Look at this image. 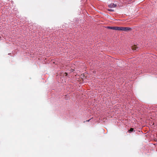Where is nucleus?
<instances>
[{
	"mask_svg": "<svg viewBox=\"0 0 157 157\" xmlns=\"http://www.w3.org/2000/svg\"><path fill=\"white\" fill-rule=\"evenodd\" d=\"M117 6V5L116 4H115L113 3H111L109 4L108 5L109 7V8H114L115 7Z\"/></svg>",
	"mask_w": 157,
	"mask_h": 157,
	"instance_id": "f257e3e1",
	"label": "nucleus"
},
{
	"mask_svg": "<svg viewBox=\"0 0 157 157\" xmlns=\"http://www.w3.org/2000/svg\"><path fill=\"white\" fill-rule=\"evenodd\" d=\"M131 29L129 27H124V31H128L131 30Z\"/></svg>",
	"mask_w": 157,
	"mask_h": 157,
	"instance_id": "f03ea898",
	"label": "nucleus"
},
{
	"mask_svg": "<svg viewBox=\"0 0 157 157\" xmlns=\"http://www.w3.org/2000/svg\"><path fill=\"white\" fill-rule=\"evenodd\" d=\"M137 48H138L136 45L133 46L132 47V49L133 50H136Z\"/></svg>",
	"mask_w": 157,
	"mask_h": 157,
	"instance_id": "7ed1b4c3",
	"label": "nucleus"
},
{
	"mask_svg": "<svg viewBox=\"0 0 157 157\" xmlns=\"http://www.w3.org/2000/svg\"><path fill=\"white\" fill-rule=\"evenodd\" d=\"M133 131H134V129L132 128H131L128 130V132L129 133H131V132H132Z\"/></svg>",
	"mask_w": 157,
	"mask_h": 157,
	"instance_id": "20e7f679",
	"label": "nucleus"
},
{
	"mask_svg": "<svg viewBox=\"0 0 157 157\" xmlns=\"http://www.w3.org/2000/svg\"><path fill=\"white\" fill-rule=\"evenodd\" d=\"M120 27H115V30H120Z\"/></svg>",
	"mask_w": 157,
	"mask_h": 157,
	"instance_id": "39448f33",
	"label": "nucleus"
},
{
	"mask_svg": "<svg viewBox=\"0 0 157 157\" xmlns=\"http://www.w3.org/2000/svg\"><path fill=\"white\" fill-rule=\"evenodd\" d=\"M108 10L109 11H114V10L112 9H108Z\"/></svg>",
	"mask_w": 157,
	"mask_h": 157,
	"instance_id": "423d86ee",
	"label": "nucleus"
},
{
	"mask_svg": "<svg viewBox=\"0 0 157 157\" xmlns=\"http://www.w3.org/2000/svg\"><path fill=\"white\" fill-rule=\"evenodd\" d=\"M124 27H120V30H123L124 31Z\"/></svg>",
	"mask_w": 157,
	"mask_h": 157,
	"instance_id": "0eeeda50",
	"label": "nucleus"
},
{
	"mask_svg": "<svg viewBox=\"0 0 157 157\" xmlns=\"http://www.w3.org/2000/svg\"><path fill=\"white\" fill-rule=\"evenodd\" d=\"M112 29L113 30H115V27H113V28H112Z\"/></svg>",
	"mask_w": 157,
	"mask_h": 157,
	"instance_id": "6e6552de",
	"label": "nucleus"
},
{
	"mask_svg": "<svg viewBox=\"0 0 157 157\" xmlns=\"http://www.w3.org/2000/svg\"><path fill=\"white\" fill-rule=\"evenodd\" d=\"M64 74L66 76L67 75V73L66 72L64 73Z\"/></svg>",
	"mask_w": 157,
	"mask_h": 157,
	"instance_id": "1a4fd4ad",
	"label": "nucleus"
},
{
	"mask_svg": "<svg viewBox=\"0 0 157 157\" xmlns=\"http://www.w3.org/2000/svg\"><path fill=\"white\" fill-rule=\"evenodd\" d=\"M112 28H113V27H109L108 28L110 29H112Z\"/></svg>",
	"mask_w": 157,
	"mask_h": 157,
	"instance_id": "9d476101",
	"label": "nucleus"
},
{
	"mask_svg": "<svg viewBox=\"0 0 157 157\" xmlns=\"http://www.w3.org/2000/svg\"><path fill=\"white\" fill-rule=\"evenodd\" d=\"M90 120H89L88 121H89Z\"/></svg>",
	"mask_w": 157,
	"mask_h": 157,
	"instance_id": "9b49d317",
	"label": "nucleus"
}]
</instances>
